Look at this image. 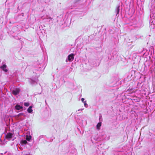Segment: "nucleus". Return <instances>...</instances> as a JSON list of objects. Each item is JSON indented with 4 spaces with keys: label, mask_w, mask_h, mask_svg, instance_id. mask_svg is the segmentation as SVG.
Returning <instances> with one entry per match:
<instances>
[{
    "label": "nucleus",
    "mask_w": 155,
    "mask_h": 155,
    "mask_svg": "<svg viewBox=\"0 0 155 155\" xmlns=\"http://www.w3.org/2000/svg\"><path fill=\"white\" fill-rule=\"evenodd\" d=\"M13 134L9 132L7 134L4 138L8 140H10L12 137Z\"/></svg>",
    "instance_id": "obj_1"
},
{
    "label": "nucleus",
    "mask_w": 155,
    "mask_h": 155,
    "mask_svg": "<svg viewBox=\"0 0 155 155\" xmlns=\"http://www.w3.org/2000/svg\"><path fill=\"white\" fill-rule=\"evenodd\" d=\"M74 55L73 54H69L68 56V60L70 61H72L74 58Z\"/></svg>",
    "instance_id": "obj_2"
},
{
    "label": "nucleus",
    "mask_w": 155,
    "mask_h": 155,
    "mask_svg": "<svg viewBox=\"0 0 155 155\" xmlns=\"http://www.w3.org/2000/svg\"><path fill=\"white\" fill-rule=\"evenodd\" d=\"M20 91L19 89H16L15 90L12 91V94H14L15 95H16L19 93Z\"/></svg>",
    "instance_id": "obj_3"
},
{
    "label": "nucleus",
    "mask_w": 155,
    "mask_h": 155,
    "mask_svg": "<svg viewBox=\"0 0 155 155\" xmlns=\"http://www.w3.org/2000/svg\"><path fill=\"white\" fill-rule=\"evenodd\" d=\"M7 66L5 64H3L2 66L0 67V68L2 69L3 71L6 72L8 71L7 69H6Z\"/></svg>",
    "instance_id": "obj_4"
},
{
    "label": "nucleus",
    "mask_w": 155,
    "mask_h": 155,
    "mask_svg": "<svg viewBox=\"0 0 155 155\" xmlns=\"http://www.w3.org/2000/svg\"><path fill=\"white\" fill-rule=\"evenodd\" d=\"M15 108L17 110H19L23 108V107L22 106H20L18 104H17L15 106Z\"/></svg>",
    "instance_id": "obj_5"
},
{
    "label": "nucleus",
    "mask_w": 155,
    "mask_h": 155,
    "mask_svg": "<svg viewBox=\"0 0 155 155\" xmlns=\"http://www.w3.org/2000/svg\"><path fill=\"white\" fill-rule=\"evenodd\" d=\"M32 108V106H30L27 109V111L29 113H31L32 112V110L31 109Z\"/></svg>",
    "instance_id": "obj_6"
},
{
    "label": "nucleus",
    "mask_w": 155,
    "mask_h": 155,
    "mask_svg": "<svg viewBox=\"0 0 155 155\" xmlns=\"http://www.w3.org/2000/svg\"><path fill=\"white\" fill-rule=\"evenodd\" d=\"M101 122L98 123L97 125V129H99L100 127L101 126Z\"/></svg>",
    "instance_id": "obj_7"
},
{
    "label": "nucleus",
    "mask_w": 155,
    "mask_h": 155,
    "mask_svg": "<svg viewBox=\"0 0 155 155\" xmlns=\"http://www.w3.org/2000/svg\"><path fill=\"white\" fill-rule=\"evenodd\" d=\"M31 138V136H28V135H27L26 137V140L28 141H30Z\"/></svg>",
    "instance_id": "obj_8"
},
{
    "label": "nucleus",
    "mask_w": 155,
    "mask_h": 155,
    "mask_svg": "<svg viewBox=\"0 0 155 155\" xmlns=\"http://www.w3.org/2000/svg\"><path fill=\"white\" fill-rule=\"evenodd\" d=\"M24 105L25 106L28 107L29 105V103H25Z\"/></svg>",
    "instance_id": "obj_9"
},
{
    "label": "nucleus",
    "mask_w": 155,
    "mask_h": 155,
    "mask_svg": "<svg viewBox=\"0 0 155 155\" xmlns=\"http://www.w3.org/2000/svg\"><path fill=\"white\" fill-rule=\"evenodd\" d=\"M22 143H23L25 144H26L27 142V141H26V140H24L22 141Z\"/></svg>",
    "instance_id": "obj_10"
},
{
    "label": "nucleus",
    "mask_w": 155,
    "mask_h": 155,
    "mask_svg": "<svg viewBox=\"0 0 155 155\" xmlns=\"http://www.w3.org/2000/svg\"><path fill=\"white\" fill-rule=\"evenodd\" d=\"M84 98H82L81 99V100L82 101V102H84Z\"/></svg>",
    "instance_id": "obj_11"
},
{
    "label": "nucleus",
    "mask_w": 155,
    "mask_h": 155,
    "mask_svg": "<svg viewBox=\"0 0 155 155\" xmlns=\"http://www.w3.org/2000/svg\"><path fill=\"white\" fill-rule=\"evenodd\" d=\"M84 103V105L85 106L86 105H87V104H86V101H84V102H83Z\"/></svg>",
    "instance_id": "obj_12"
},
{
    "label": "nucleus",
    "mask_w": 155,
    "mask_h": 155,
    "mask_svg": "<svg viewBox=\"0 0 155 155\" xmlns=\"http://www.w3.org/2000/svg\"><path fill=\"white\" fill-rule=\"evenodd\" d=\"M19 114H21V115H22V114H23V113H20Z\"/></svg>",
    "instance_id": "obj_13"
},
{
    "label": "nucleus",
    "mask_w": 155,
    "mask_h": 155,
    "mask_svg": "<svg viewBox=\"0 0 155 155\" xmlns=\"http://www.w3.org/2000/svg\"><path fill=\"white\" fill-rule=\"evenodd\" d=\"M117 10H118V13L119 11V9H118Z\"/></svg>",
    "instance_id": "obj_14"
}]
</instances>
